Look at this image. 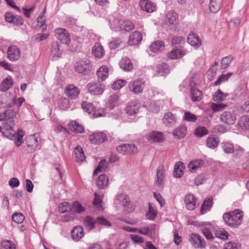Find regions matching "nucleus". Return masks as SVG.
<instances>
[{"mask_svg":"<svg viewBox=\"0 0 249 249\" xmlns=\"http://www.w3.org/2000/svg\"><path fill=\"white\" fill-rule=\"evenodd\" d=\"M87 88L89 93L93 95H98L104 92L105 86L104 85L97 83H89L87 85Z\"/></svg>","mask_w":249,"mask_h":249,"instance_id":"nucleus-9","label":"nucleus"},{"mask_svg":"<svg viewBox=\"0 0 249 249\" xmlns=\"http://www.w3.org/2000/svg\"><path fill=\"white\" fill-rule=\"evenodd\" d=\"M197 119L196 115L189 111H185L183 118V121L189 122H195Z\"/></svg>","mask_w":249,"mask_h":249,"instance_id":"nucleus-45","label":"nucleus"},{"mask_svg":"<svg viewBox=\"0 0 249 249\" xmlns=\"http://www.w3.org/2000/svg\"><path fill=\"white\" fill-rule=\"evenodd\" d=\"M1 246L5 249H16L15 244L9 240L3 241L1 242Z\"/></svg>","mask_w":249,"mask_h":249,"instance_id":"nucleus-60","label":"nucleus"},{"mask_svg":"<svg viewBox=\"0 0 249 249\" xmlns=\"http://www.w3.org/2000/svg\"><path fill=\"white\" fill-rule=\"evenodd\" d=\"M240 124L247 129H249V116L244 115L242 116L240 120Z\"/></svg>","mask_w":249,"mask_h":249,"instance_id":"nucleus-62","label":"nucleus"},{"mask_svg":"<svg viewBox=\"0 0 249 249\" xmlns=\"http://www.w3.org/2000/svg\"><path fill=\"white\" fill-rule=\"evenodd\" d=\"M102 197L103 196L102 195H100L99 191H98V192H95L94 199L93 201V204L98 207V209H100V207H101V205H100V204L102 201Z\"/></svg>","mask_w":249,"mask_h":249,"instance_id":"nucleus-50","label":"nucleus"},{"mask_svg":"<svg viewBox=\"0 0 249 249\" xmlns=\"http://www.w3.org/2000/svg\"><path fill=\"white\" fill-rule=\"evenodd\" d=\"M84 235V230L81 226H75L71 231L72 238L75 241H79Z\"/></svg>","mask_w":249,"mask_h":249,"instance_id":"nucleus-24","label":"nucleus"},{"mask_svg":"<svg viewBox=\"0 0 249 249\" xmlns=\"http://www.w3.org/2000/svg\"><path fill=\"white\" fill-rule=\"evenodd\" d=\"M242 212L240 210H235L223 215L224 221L231 227H236L239 226L242 222Z\"/></svg>","mask_w":249,"mask_h":249,"instance_id":"nucleus-2","label":"nucleus"},{"mask_svg":"<svg viewBox=\"0 0 249 249\" xmlns=\"http://www.w3.org/2000/svg\"><path fill=\"white\" fill-rule=\"evenodd\" d=\"M186 54V51L181 49H176L168 53V57L172 59H180Z\"/></svg>","mask_w":249,"mask_h":249,"instance_id":"nucleus-18","label":"nucleus"},{"mask_svg":"<svg viewBox=\"0 0 249 249\" xmlns=\"http://www.w3.org/2000/svg\"><path fill=\"white\" fill-rule=\"evenodd\" d=\"M71 210V206L66 202H62L59 205L58 211L59 212L64 213Z\"/></svg>","mask_w":249,"mask_h":249,"instance_id":"nucleus-59","label":"nucleus"},{"mask_svg":"<svg viewBox=\"0 0 249 249\" xmlns=\"http://www.w3.org/2000/svg\"><path fill=\"white\" fill-rule=\"evenodd\" d=\"M51 54L54 58L57 59L60 56L61 52L60 50L59 45L57 42L55 41L52 43Z\"/></svg>","mask_w":249,"mask_h":249,"instance_id":"nucleus-34","label":"nucleus"},{"mask_svg":"<svg viewBox=\"0 0 249 249\" xmlns=\"http://www.w3.org/2000/svg\"><path fill=\"white\" fill-rule=\"evenodd\" d=\"M187 132V128L185 126H180L177 128L173 132V134L175 137L178 139L184 138Z\"/></svg>","mask_w":249,"mask_h":249,"instance_id":"nucleus-36","label":"nucleus"},{"mask_svg":"<svg viewBox=\"0 0 249 249\" xmlns=\"http://www.w3.org/2000/svg\"><path fill=\"white\" fill-rule=\"evenodd\" d=\"M79 89L73 85L68 86L66 89V93L71 99H75L79 95Z\"/></svg>","mask_w":249,"mask_h":249,"instance_id":"nucleus-22","label":"nucleus"},{"mask_svg":"<svg viewBox=\"0 0 249 249\" xmlns=\"http://www.w3.org/2000/svg\"><path fill=\"white\" fill-rule=\"evenodd\" d=\"M204 164V161L202 160H195L189 162L188 167L190 171L194 172H195L198 168L202 167Z\"/></svg>","mask_w":249,"mask_h":249,"instance_id":"nucleus-25","label":"nucleus"},{"mask_svg":"<svg viewBox=\"0 0 249 249\" xmlns=\"http://www.w3.org/2000/svg\"><path fill=\"white\" fill-rule=\"evenodd\" d=\"M226 96L220 90L218 89L215 92L213 96V99L215 102H221L225 99Z\"/></svg>","mask_w":249,"mask_h":249,"instance_id":"nucleus-53","label":"nucleus"},{"mask_svg":"<svg viewBox=\"0 0 249 249\" xmlns=\"http://www.w3.org/2000/svg\"><path fill=\"white\" fill-rule=\"evenodd\" d=\"M228 232L224 230H217L215 232V236L223 240L228 239Z\"/></svg>","mask_w":249,"mask_h":249,"instance_id":"nucleus-61","label":"nucleus"},{"mask_svg":"<svg viewBox=\"0 0 249 249\" xmlns=\"http://www.w3.org/2000/svg\"><path fill=\"white\" fill-rule=\"evenodd\" d=\"M13 220L17 223H21L25 219L23 214L21 213H15L12 215Z\"/></svg>","mask_w":249,"mask_h":249,"instance_id":"nucleus-54","label":"nucleus"},{"mask_svg":"<svg viewBox=\"0 0 249 249\" xmlns=\"http://www.w3.org/2000/svg\"><path fill=\"white\" fill-rule=\"evenodd\" d=\"M189 241L195 248L203 249L205 247V240L197 233H191L190 235Z\"/></svg>","mask_w":249,"mask_h":249,"instance_id":"nucleus-7","label":"nucleus"},{"mask_svg":"<svg viewBox=\"0 0 249 249\" xmlns=\"http://www.w3.org/2000/svg\"><path fill=\"white\" fill-rule=\"evenodd\" d=\"M15 112L8 109L3 113H0V121H5L3 126L2 134L8 139H12L15 135L13 127L15 125Z\"/></svg>","mask_w":249,"mask_h":249,"instance_id":"nucleus-1","label":"nucleus"},{"mask_svg":"<svg viewBox=\"0 0 249 249\" xmlns=\"http://www.w3.org/2000/svg\"><path fill=\"white\" fill-rule=\"evenodd\" d=\"M142 10L147 13H152L156 10V5L147 0H141L139 3Z\"/></svg>","mask_w":249,"mask_h":249,"instance_id":"nucleus-14","label":"nucleus"},{"mask_svg":"<svg viewBox=\"0 0 249 249\" xmlns=\"http://www.w3.org/2000/svg\"><path fill=\"white\" fill-rule=\"evenodd\" d=\"M96 222L98 225H102L106 227L111 226V223L107 219L102 216L97 217Z\"/></svg>","mask_w":249,"mask_h":249,"instance_id":"nucleus-56","label":"nucleus"},{"mask_svg":"<svg viewBox=\"0 0 249 249\" xmlns=\"http://www.w3.org/2000/svg\"><path fill=\"white\" fill-rule=\"evenodd\" d=\"M163 121L166 126H172L176 123V117L171 112H167L164 115Z\"/></svg>","mask_w":249,"mask_h":249,"instance_id":"nucleus-28","label":"nucleus"},{"mask_svg":"<svg viewBox=\"0 0 249 249\" xmlns=\"http://www.w3.org/2000/svg\"><path fill=\"white\" fill-rule=\"evenodd\" d=\"M74 153L77 162L83 161L85 160L86 157L85 156L83 150L80 146L77 145L75 147Z\"/></svg>","mask_w":249,"mask_h":249,"instance_id":"nucleus-38","label":"nucleus"},{"mask_svg":"<svg viewBox=\"0 0 249 249\" xmlns=\"http://www.w3.org/2000/svg\"><path fill=\"white\" fill-rule=\"evenodd\" d=\"M89 140L92 143L100 144L107 140V135L104 132H95L89 136Z\"/></svg>","mask_w":249,"mask_h":249,"instance_id":"nucleus-11","label":"nucleus"},{"mask_svg":"<svg viewBox=\"0 0 249 249\" xmlns=\"http://www.w3.org/2000/svg\"><path fill=\"white\" fill-rule=\"evenodd\" d=\"M75 218V214L72 213H68L61 217V221L63 222H69L73 220Z\"/></svg>","mask_w":249,"mask_h":249,"instance_id":"nucleus-63","label":"nucleus"},{"mask_svg":"<svg viewBox=\"0 0 249 249\" xmlns=\"http://www.w3.org/2000/svg\"><path fill=\"white\" fill-rule=\"evenodd\" d=\"M70 129L76 133H82L84 132V127L75 121H71L69 124Z\"/></svg>","mask_w":249,"mask_h":249,"instance_id":"nucleus-27","label":"nucleus"},{"mask_svg":"<svg viewBox=\"0 0 249 249\" xmlns=\"http://www.w3.org/2000/svg\"><path fill=\"white\" fill-rule=\"evenodd\" d=\"M120 29L125 32H129L134 29V25L132 22L129 20L124 21L120 26Z\"/></svg>","mask_w":249,"mask_h":249,"instance_id":"nucleus-42","label":"nucleus"},{"mask_svg":"<svg viewBox=\"0 0 249 249\" xmlns=\"http://www.w3.org/2000/svg\"><path fill=\"white\" fill-rule=\"evenodd\" d=\"M213 205V200L212 197H208L206 198L204 201L203 203L202 204L201 209H200V213L201 214H203L205 213H207L208 211L211 209V207Z\"/></svg>","mask_w":249,"mask_h":249,"instance_id":"nucleus-35","label":"nucleus"},{"mask_svg":"<svg viewBox=\"0 0 249 249\" xmlns=\"http://www.w3.org/2000/svg\"><path fill=\"white\" fill-rule=\"evenodd\" d=\"M92 54L95 57L102 58L105 54V51L103 46L99 43H96L92 49Z\"/></svg>","mask_w":249,"mask_h":249,"instance_id":"nucleus-32","label":"nucleus"},{"mask_svg":"<svg viewBox=\"0 0 249 249\" xmlns=\"http://www.w3.org/2000/svg\"><path fill=\"white\" fill-rule=\"evenodd\" d=\"M120 66L125 71H130L133 69V65L130 59L125 57L121 59Z\"/></svg>","mask_w":249,"mask_h":249,"instance_id":"nucleus-33","label":"nucleus"},{"mask_svg":"<svg viewBox=\"0 0 249 249\" xmlns=\"http://www.w3.org/2000/svg\"><path fill=\"white\" fill-rule=\"evenodd\" d=\"M142 34L138 31H135L131 33L129 37L128 43L129 45H136L141 42Z\"/></svg>","mask_w":249,"mask_h":249,"instance_id":"nucleus-16","label":"nucleus"},{"mask_svg":"<svg viewBox=\"0 0 249 249\" xmlns=\"http://www.w3.org/2000/svg\"><path fill=\"white\" fill-rule=\"evenodd\" d=\"M183 163L178 162L175 165L174 176L176 178H180L183 175Z\"/></svg>","mask_w":249,"mask_h":249,"instance_id":"nucleus-43","label":"nucleus"},{"mask_svg":"<svg viewBox=\"0 0 249 249\" xmlns=\"http://www.w3.org/2000/svg\"><path fill=\"white\" fill-rule=\"evenodd\" d=\"M222 0H210V10L213 13H216L220 9Z\"/></svg>","mask_w":249,"mask_h":249,"instance_id":"nucleus-37","label":"nucleus"},{"mask_svg":"<svg viewBox=\"0 0 249 249\" xmlns=\"http://www.w3.org/2000/svg\"><path fill=\"white\" fill-rule=\"evenodd\" d=\"M208 130L204 126H198L196 128L195 131V134L197 137H202L208 134Z\"/></svg>","mask_w":249,"mask_h":249,"instance_id":"nucleus-57","label":"nucleus"},{"mask_svg":"<svg viewBox=\"0 0 249 249\" xmlns=\"http://www.w3.org/2000/svg\"><path fill=\"white\" fill-rule=\"evenodd\" d=\"M191 96L193 102H198L202 98V93L196 89H192L191 91Z\"/></svg>","mask_w":249,"mask_h":249,"instance_id":"nucleus-41","label":"nucleus"},{"mask_svg":"<svg viewBox=\"0 0 249 249\" xmlns=\"http://www.w3.org/2000/svg\"><path fill=\"white\" fill-rule=\"evenodd\" d=\"M222 148L227 154L232 153L234 152V147L232 143L230 142H222L221 144Z\"/></svg>","mask_w":249,"mask_h":249,"instance_id":"nucleus-46","label":"nucleus"},{"mask_svg":"<svg viewBox=\"0 0 249 249\" xmlns=\"http://www.w3.org/2000/svg\"><path fill=\"white\" fill-rule=\"evenodd\" d=\"M108 183V178L105 175H100L96 180V185L100 189H104L107 187Z\"/></svg>","mask_w":249,"mask_h":249,"instance_id":"nucleus-30","label":"nucleus"},{"mask_svg":"<svg viewBox=\"0 0 249 249\" xmlns=\"http://www.w3.org/2000/svg\"><path fill=\"white\" fill-rule=\"evenodd\" d=\"M164 48V43L162 41L157 40L150 46V50L153 52L161 51Z\"/></svg>","mask_w":249,"mask_h":249,"instance_id":"nucleus-40","label":"nucleus"},{"mask_svg":"<svg viewBox=\"0 0 249 249\" xmlns=\"http://www.w3.org/2000/svg\"><path fill=\"white\" fill-rule=\"evenodd\" d=\"M82 107L85 111L89 113H90L94 109V106L92 104L87 102H83L82 103Z\"/></svg>","mask_w":249,"mask_h":249,"instance_id":"nucleus-55","label":"nucleus"},{"mask_svg":"<svg viewBox=\"0 0 249 249\" xmlns=\"http://www.w3.org/2000/svg\"><path fill=\"white\" fill-rule=\"evenodd\" d=\"M126 84V81L124 80H119L113 83L112 85V88L114 90H118L121 89Z\"/></svg>","mask_w":249,"mask_h":249,"instance_id":"nucleus-58","label":"nucleus"},{"mask_svg":"<svg viewBox=\"0 0 249 249\" xmlns=\"http://www.w3.org/2000/svg\"><path fill=\"white\" fill-rule=\"evenodd\" d=\"M232 57L230 55L223 57L221 61V69H225L227 68L232 61Z\"/></svg>","mask_w":249,"mask_h":249,"instance_id":"nucleus-49","label":"nucleus"},{"mask_svg":"<svg viewBox=\"0 0 249 249\" xmlns=\"http://www.w3.org/2000/svg\"><path fill=\"white\" fill-rule=\"evenodd\" d=\"M107 170V160H102L99 163V164L93 172V175L95 176L98 172L101 171H106Z\"/></svg>","mask_w":249,"mask_h":249,"instance_id":"nucleus-47","label":"nucleus"},{"mask_svg":"<svg viewBox=\"0 0 249 249\" xmlns=\"http://www.w3.org/2000/svg\"><path fill=\"white\" fill-rule=\"evenodd\" d=\"M147 139L154 142H161L164 141V137L161 132L153 131L148 134Z\"/></svg>","mask_w":249,"mask_h":249,"instance_id":"nucleus-15","label":"nucleus"},{"mask_svg":"<svg viewBox=\"0 0 249 249\" xmlns=\"http://www.w3.org/2000/svg\"><path fill=\"white\" fill-rule=\"evenodd\" d=\"M232 74V73L231 72H229L226 74H222L215 82L214 85L217 86L220 84L222 82L226 81Z\"/></svg>","mask_w":249,"mask_h":249,"instance_id":"nucleus-51","label":"nucleus"},{"mask_svg":"<svg viewBox=\"0 0 249 249\" xmlns=\"http://www.w3.org/2000/svg\"><path fill=\"white\" fill-rule=\"evenodd\" d=\"M219 143L218 137L213 135H210L206 140L207 146L211 149H214L217 146Z\"/></svg>","mask_w":249,"mask_h":249,"instance_id":"nucleus-29","label":"nucleus"},{"mask_svg":"<svg viewBox=\"0 0 249 249\" xmlns=\"http://www.w3.org/2000/svg\"><path fill=\"white\" fill-rule=\"evenodd\" d=\"M116 200L121 203L125 213H132L135 210V206L131 202L129 197L125 194H121L116 196Z\"/></svg>","mask_w":249,"mask_h":249,"instance_id":"nucleus-3","label":"nucleus"},{"mask_svg":"<svg viewBox=\"0 0 249 249\" xmlns=\"http://www.w3.org/2000/svg\"><path fill=\"white\" fill-rule=\"evenodd\" d=\"M220 119L223 123L228 125H231L235 123L236 120V116L233 110L226 111L220 115Z\"/></svg>","mask_w":249,"mask_h":249,"instance_id":"nucleus-6","label":"nucleus"},{"mask_svg":"<svg viewBox=\"0 0 249 249\" xmlns=\"http://www.w3.org/2000/svg\"><path fill=\"white\" fill-rule=\"evenodd\" d=\"M140 105L135 102L131 103L128 105L125 109L126 113L129 116H135L140 108Z\"/></svg>","mask_w":249,"mask_h":249,"instance_id":"nucleus-17","label":"nucleus"},{"mask_svg":"<svg viewBox=\"0 0 249 249\" xmlns=\"http://www.w3.org/2000/svg\"><path fill=\"white\" fill-rule=\"evenodd\" d=\"M27 146L30 151L35 150L38 145L37 139L34 135H31L26 138Z\"/></svg>","mask_w":249,"mask_h":249,"instance_id":"nucleus-21","label":"nucleus"},{"mask_svg":"<svg viewBox=\"0 0 249 249\" xmlns=\"http://www.w3.org/2000/svg\"><path fill=\"white\" fill-rule=\"evenodd\" d=\"M157 178L155 181V186L157 188H162L164 183V171L163 166H159L157 170Z\"/></svg>","mask_w":249,"mask_h":249,"instance_id":"nucleus-12","label":"nucleus"},{"mask_svg":"<svg viewBox=\"0 0 249 249\" xmlns=\"http://www.w3.org/2000/svg\"><path fill=\"white\" fill-rule=\"evenodd\" d=\"M55 37L62 43L67 44L70 42L68 32L64 28H57L54 30Z\"/></svg>","mask_w":249,"mask_h":249,"instance_id":"nucleus-8","label":"nucleus"},{"mask_svg":"<svg viewBox=\"0 0 249 249\" xmlns=\"http://www.w3.org/2000/svg\"><path fill=\"white\" fill-rule=\"evenodd\" d=\"M75 70L79 73L87 74L91 70V65L88 59L81 60L75 64Z\"/></svg>","mask_w":249,"mask_h":249,"instance_id":"nucleus-4","label":"nucleus"},{"mask_svg":"<svg viewBox=\"0 0 249 249\" xmlns=\"http://www.w3.org/2000/svg\"><path fill=\"white\" fill-rule=\"evenodd\" d=\"M143 83L138 80L130 83L128 85L129 90L134 94L141 93L143 89Z\"/></svg>","mask_w":249,"mask_h":249,"instance_id":"nucleus-13","label":"nucleus"},{"mask_svg":"<svg viewBox=\"0 0 249 249\" xmlns=\"http://www.w3.org/2000/svg\"><path fill=\"white\" fill-rule=\"evenodd\" d=\"M186 207L189 210H193L196 207V198L193 195L189 194L185 196Z\"/></svg>","mask_w":249,"mask_h":249,"instance_id":"nucleus-19","label":"nucleus"},{"mask_svg":"<svg viewBox=\"0 0 249 249\" xmlns=\"http://www.w3.org/2000/svg\"><path fill=\"white\" fill-rule=\"evenodd\" d=\"M84 225L89 231L92 230L96 223V220L90 216H87L83 220Z\"/></svg>","mask_w":249,"mask_h":249,"instance_id":"nucleus-31","label":"nucleus"},{"mask_svg":"<svg viewBox=\"0 0 249 249\" xmlns=\"http://www.w3.org/2000/svg\"><path fill=\"white\" fill-rule=\"evenodd\" d=\"M157 72L160 76H164L169 72V69L167 64H163L157 66Z\"/></svg>","mask_w":249,"mask_h":249,"instance_id":"nucleus-44","label":"nucleus"},{"mask_svg":"<svg viewBox=\"0 0 249 249\" xmlns=\"http://www.w3.org/2000/svg\"><path fill=\"white\" fill-rule=\"evenodd\" d=\"M98 81L99 82H103L106 79L108 76V68L105 65L101 66L97 71Z\"/></svg>","mask_w":249,"mask_h":249,"instance_id":"nucleus-23","label":"nucleus"},{"mask_svg":"<svg viewBox=\"0 0 249 249\" xmlns=\"http://www.w3.org/2000/svg\"><path fill=\"white\" fill-rule=\"evenodd\" d=\"M12 86V79L11 77L9 76L2 81L0 85V90L5 91L10 89Z\"/></svg>","mask_w":249,"mask_h":249,"instance_id":"nucleus-39","label":"nucleus"},{"mask_svg":"<svg viewBox=\"0 0 249 249\" xmlns=\"http://www.w3.org/2000/svg\"><path fill=\"white\" fill-rule=\"evenodd\" d=\"M178 15L173 11H169L166 14V21L173 27H175L178 23Z\"/></svg>","mask_w":249,"mask_h":249,"instance_id":"nucleus-26","label":"nucleus"},{"mask_svg":"<svg viewBox=\"0 0 249 249\" xmlns=\"http://www.w3.org/2000/svg\"><path fill=\"white\" fill-rule=\"evenodd\" d=\"M71 210L77 213H80L85 211V208L78 202L75 201L73 203Z\"/></svg>","mask_w":249,"mask_h":249,"instance_id":"nucleus-52","label":"nucleus"},{"mask_svg":"<svg viewBox=\"0 0 249 249\" xmlns=\"http://www.w3.org/2000/svg\"><path fill=\"white\" fill-rule=\"evenodd\" d=\"M20 56L19 49L15 45H12L8 47L7 50L8 58L11 61L18 60Z\"/></svg>","mask_w":249,"mask_h":249,"instance_id":"nucleus-10","label":"nucleus"},{"mask_svg":"<svg viewBox=\"0 0 249 249\" xmlns=\"http://www.w3.org/2000/svg\"><path fill=\"white\" fill-rule=\"evenodd\" d=\"M239 246L235 242H230L224 245V249H238Z\"/></svg>","mask_w":249,"mask_h":249,"instance_id":"nucleus-64","label":"nucleus"},{"mask_svg":"<svg viewBox=\"0 0 249 249\" xmlns=\"http://www.w3.org/2000/svg\"><path fill=\"white\" fill-rule=\"evenodd\" d=\"M116 150L122 155L135 154L138 152L137 147L134 144L125 143L116 147Z\"/></svg>","mask_w":249,"mask_h":249,"instance_id":"nucleus-5","label":"nucleus"},{"mask_svg":"<svg viewBox=\"0 0 249 249\" xmlns=\"http://www.w3.org/2000/svg\"><path fill=\"white\" fill-rule=\"evenodd\" d=\"M157 215V210L155 207L153 206L152 204H149V210L146 214L147 218L150 220H153Z\"/></svg>","mask_w":249,"mask_h":249,"instance_id":"nucleus-48","label":"nucleus"},{"mask_svg":"<svg viewBox=\"0 0 249 249\" xmlns=\"http://www.w3.org/2000/svg\"><path fill=\"white\" fill-rule=\"evenodd\" d=\"M189 44L191 46L196 48L199 47L201 45V41L199 39L198 36L194 33H190L187 38Z\"/></svg>","mask_w":249,"mask_h":249,"instance_id":"nucleus-20","label":"nucleus"}]
</instances>
